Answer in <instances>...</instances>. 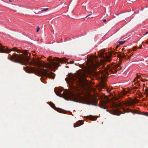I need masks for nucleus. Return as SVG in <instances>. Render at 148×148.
<instances>
[{
    "mask_svg": "<svg viewBox=\"0 0 148 148\" xmlns=\"http://www.w3.org/2000/svg\"><path fill=\"white\" fill-rule=\"evenodd\" d=\"M12 58L18 60L19 62L22 65H32L42 67V69L34 68L32 67L26 68V71L27 73H34L40 76L47 74V72L51 68L52 66L54 67H58L60 66V65L56 62L60 63L62 62V60L59 58H56L54 61H53L52 59H48L50 62L46 64L39 60H30L28 57H25L18 55H13L12 56Z\"/></svg>",
    "mask_w": 148,
    "mask_h": 148,
    "instance_id": "f257e3e1",
    "label": "nucleus"
},
{
    "mask_svg": "<svg viewBox=\"0 0 148 148\" xmlns=\"http://www.w3.org/2000/svg\"><path fill=\"white\" fill-rule=\"evenodd\" d=\"M137 102L135 100L133 99L131 100H127L125 101H122L118 104L114 103L110 106L111 108L113 109V111L111 114L114 115H119L121 113L117 108L116 109L118 106L122 108L124 105L126 107L130 106H132L134 105V103Z\"/></svg>",
    "mask_w": 148,
    "mask_h": 148,
    "instance_id": "f03ea898",
    "label": "nucleus"
},
{
    "mask_svg": "<svg viewBox=\"0 0 148 148\" xmlns=\"http://www.w3.org/2000/svg\"><path fill=\"white\" fill-rule=\"evenodd\" d=\"M120 69L117 67L116 65H108L104 71L99 70V72L96 73L97 76L100 78L107 77L106 75H108L109 72L116 73Z\"/></svg>",
    "mask_w": 148,
    "mask_h": 148,
    "instance_id": "7ed1b4c3",
    "label": "nucleus"
},
{
    "mask_svg": "<svg viewBox=\"0 0 148 148\" xmlns=\"http://www.w3.org/2000/svg\"><path fill=\"white\" fill-rule=\"evenodd\" d=\"M56 94L60 97V95L62 94L64 97L68 98L69 100L76 102H79L81 99L80 96L75 95L71 92H68L67 91H64L61 89H59L57 93Z\"/></svg>",
    "mask_w": 148,
    "mask_h": 148,
    "instance_id": "20e7f679",
    "label": "nucleus"
},
{
    "mask_svg": "<svg viewBox=\"0 0 148 148\" xmlns=\"http://www.w3.org/2000/svg\"><path fill=\"white\" fill-rule=\"evenodd\" d=\"M65 80L69 85L72 86L73 88H74L75 86L74 84H75V85L78 84L79 83L78 81L79 79L75 75L72 74L68 78H66Z\"/></svg>",
    "mask_w": 148,
    "mask_h": 148,
    "instance_id": "39448f33",
    "label": "nucleus"
},
{
    "mask_svg": "<svg viewBox=\"0 0 148 148\" xmlns=\"http://www.w3.org/2000/svg\"><path fill=\"white\" fill-rule=\"evenodd\" d=\"M91 66L89 67V68L92 69H96V66L98 67L99 66L100 63L99 62H96L95 63L93 61L91 62Z\"/></svg>",
    "mask_w": 148,
    "mask_h": 148,
    "instance_id": "423d86ee",
    "label": "nucleus"
},
{
    "mask_svg": "<svg viewBox=\"0 0 148 148\" xmlns=\"http://www.w3.org/2000/svg\"><path fill=\"white\" fill-rule=\"evenodd\" d=\"M91 102L92 105L96 106H97L98 100L97 99H92Z\"/></svg>",
    "mask_w": 148,
    "mask_h": 148,
    "instance_id": "0eeeda50",
    "label": "nucleus"
},
{
    "mask_svg": "<svg viewBox=\"0 0 148 148\" xmlns=\"http://www.w3.org/2000/svg\"><path fill=\"white\" fill-rule=\"evenodd\" d=\"M49 77H51L52 78H54L55 77V74L53 73H51L49 74L48 75Z\"/></svg>",
    "mask_w": 148,
    "mask_h": 148,
    "instance_id": "6e6552de",
    "label": "nucleus"
},
{
    "mask_svg": "<svg viewBox=\"0 0 148 148\" xmlns=\"http://www.w3.org/2000/svg\"><path fill=\"white\" fill-rule=\"evenodd\" d=\"M103 103V104H101L100 107L104 109H106L107 108L106 107V106L105 105V102H104Z\"/></svg>",
    "mask_w": 148,
    "mask_h": 148,
    "instance_id": "1a4fd4ad",
    "label": "nucleus"
},
{
    "mask_svg": "<svg viewBox=\"0 0 148 148\" xmlns=\"http://www.w3.org/2000/svg\"><path fill=\"white\" fill-rule=\"evenodd\" d=\"M49 105L53 108L55 109V107L54 104L52 102H50L49 103Z\"/></svg>",
    "mask_w": 148,
    "mask_h": 148,
    "instance_id": "9d476101",
    "label": "nucleus"
},
{
    "mask_svg": "<svg viewBox=\"0 0 148 148\" xmlns=\"http://www.w3.org/2000/svg\"><path fill=\"white\" fill-rule=\"evenodd\" d=\"M125 42V41H118V42L119 44H120L121 45H122Z\"/></svg>",
    "mask_w": 148,
    "mask_h": 148,
    "instance_id": "9b49d317",
    "label": "nucleus"
},
{
    "mask_svg": "<svg viewBox=\"0 0 148 148\" xmlns=\"http://www.w3.org/2000/svg\"><path fill=\"white\" fill-rule=\"evenodd\" d=\"M40 29V28L39 27H38L36 28L37 32H38L39 31Z\"/></svg>",
    "mask_w": 148,
    "mask_h": 148,
    "instance_id": "f8f14e48",
    "label": "nucleus"
},
{
    "mask_svg": "<svg viewBox=\"0 0 148 148\" xmlns=\"http://www.w3.org/2000/svg\"><path fill=\"white\" fill-rule=\"evenodd\" d=\"M48 9V8H47L44 9H42V11H45L46 10H47Z\"/></svg>",
    "mask_w": 148,
    "mask_h": 148,
    "instance_id": "ddd939ff",
    "label": "nucleus"
},
{
    "mask_svg": "<svg viewBox=\"0 0 148 148\" xmlns=\"http://www.w3.org/2000/svg\"><path fill=\"white\" fill-rule=\"evenodd\" d=\"M110 58H107L106 59V61H110Z\"/></svg>",
    "mask_w": 148,
    "mask_h": 148,
    "instance_id": "4468645a",
    "label": "nucleus"
},
{
    "mask_svg": "<svg viewBox=\"0 0 148 148\" xmlns=\"http://www.w3.org/2000/svg\"><path fill=\"white\" fill-rule=\"evenodd\" d=\"M90 120L92 121H93L94 120L93 119V117L92 116L90 117Z\"/></svg>",
    "mask_w": 148,
    "mask_h": 148,
    "instance_id": "2eb2a0df",
    "label": "nucleus"
},
{
    "mask_svg": "<svg viewBox=\"0 0 148 148\" xmlns=\"http://www.w3.org/2000/svg\"><path fill=\"white\" fill-rule=\"evenodd\" d=\"M99 56L100 57H103V54H99Z\"/></svg>",
    "mask_w": 148,
    "mask_h": 148,
    "instance_id": "dca6fc26",
    "label": "nucleus"
},
{
    "mask_svg": "<svg viewBox=\"0 0 148 148\" xmlns=\"http://www.w3.org/2000/svg\"><path fill=\"white\" fill-rule=\"evenodd\" d=\"M103 22H105L106 21V19H104L103 20Z\"/></svg>",
    "mask_w": 148,
    "mask_h": 148,
    "instance_id": "f3484780",
    "label": "nucleus"
},
{
    "mask_svg": "<svg viewBox=\"0 0 148 148\" xmlns=\"http://www.w3.org/2000/svg\"><path fill=\"white\" fill-rule=\"evenodd\" d=\"M147 94L148 95V90H146Z\"/></svg>",
    "mask_w": 148,
    "mask_h": 148,
    "instance_id": "a211bd4d",
    "label": "nucleus"
},
{
    "mask_svg": "<svg viewBox=\"0 0 148 148\" xmlns=\"http://www.w3.org/2000/svg\"><path fill=\"white\" fill-rule=\"evenodd\" d=\"M73 61H71L70 62V63H71V64L73 63Z\"/></svg>",
    "mask_w": 148,
    "mask_h": 148,
    "instance_id": "6ab92c4d",
    "label": "nucleus"
},
{
    "mask_svg": "<svg viewBox=\"0 0 148 148\" xmlns=\"http://www.w3.org/2000/svg\"><path fill=\"white\" fill-rule=\"evenodd\" d=\"M97 56H95V59H97Z\"/></svg>",
    "mask_w": 148,
    "mask_h": 148,
    "instance_id": "aec40b11",
    "label": "nucleus"
},
{
    "mask_svg": "<svg viewBox=\"0 0 148 148\" xmlns=\"http://www.w3.org/2000/svg\"><path fill=\"white\" fill-rule=\"evenodd\" d=\"M147 33H148V32H147L145 33V35H146V34H147Z\"/></svg>",
    "mask_w": 148,
    "mask_h": 148,
    "instance_id": "412c9836",
    "label": "nucleus"
},
{
    "mask_svg": "<svg viewBox=\"0 0 148 148\" xmlns=\"http://www.w3.org/2000/svg\"><path fill=\"white\" fill-rule=\"evenodd\" d=\"M9 1L11 2L12 1L11 0H9Z\"/></svg>",
    "mask_w": 148,
    "mask_h": 148,
    "instance_id": "4be33fe9",
    "label": "nucleus"
},
{
    "mask_svg": "<svg viewBox=\"0 0 148 148\" xmlns=\"http://www.w3.org/2000/svg\"><path fill=\"white\" fill-rule=\"evenodd\" d=\"M90 15H91V14H90V15H87V16H86V17H88V16H90Z\"/></svg>",
    "mask_w": 148,
    "mask_h": 148,
    "instance_id": "5701e85b",
    "label": "nucleus"
},
{
    "mask_svg": "<svg viewBox=\"0 0 148 148\" xmlns=\"http://www.w3.org/2000/svg\"><path fill=\"white\" fill-rule=\"evenodd\" d=\"M74 127H76V126H75V125H74Z\"/></svg>",
    "mask_w": 148,
    "mask_h": 148,
    "instance_id": "b1692460",
    "label": "nucleus"
},
{
    "mask_svg": "<svg viewBox=\"0 0 148 148\" xmlns=\"http://www.w3.org/2000/svg\"><path fill=\"white\" fill-rule=\"evenodd\" d=\"M138 77H137L136 78V79H138Z\"/></svg>",
    "mask_w": 148,
    "mask_h": 148,
    "instance_id": "393cba45",
    "label": "nucleus"
},
{
    "mask_svg": "<svg viewBox=\"0 0 148 148\" xmlns=\"http://www.w3.org/2000/svg\"><path fill=\"white\" fill-rule=\"evenodd\" d=\"M107 111H108V112H110L108 110H107Z\"/></svg>",
    "mask_w": 148,
    "mask_h": 148,
    "instance_id": "a878e982",
    "label": "nucleus"
}]
</instances>
